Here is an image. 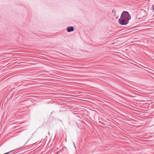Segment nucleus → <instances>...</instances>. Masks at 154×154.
Listing matches in <instances>:
<instances>
[{
  "instance_id": "obj_2",
  "label": "nucleus",
  "mask_w": 154,
  "mask_h": 154,
  "mask_svg": "<svg viewBox=\"0 0 154 154\" xmlns=\"http://www.w3.org/2000/svg\"><path fill=\"white\" fill-rule=\"evenodd\" d=\"M118 21L119 24L121 25H126L129 22V20L121 18V17L119 19Z\"/></svg>"
},
{
  "instance_id": "obj_6",
  "label": "nucleus",
  "mask_w": 154,
  "mask_h": 154,
  "mask_svg": "<svg viewBox=\"0 0 154 154\" xmlns=\"http://www.w3.org/2000/svg\"><path fill=\"white\" fill-rule=\"evenodd\" d=\"M73 144H74V147L75 148H76V147H75V143H73Z\"/></svg>"
},
{
  "instance_id": "obj_5",
  "label": "nucleus",
  "mask_w": 154,
  "mask_h": 154,
  "mask_svg": "<svg viewBox=\"0 0 154 154\" xmlns=\"http://www.w3.org/2000/svg\"><path fill=\"white\" fill-rule=\"evenodd\" d=\"M152 9L153 11H154V5H152Z\"/></svg>"
},
{
  "instance_id": "obj_3",
  "label": "nucleus",
  "mask_w": 154,
  "mask_h": 154,
  "mask_svg": "<svg viewBox=\"0 0 154 154\" xmlns=\"http://www.w3.org/2000/svg\"><path fill=\"white\" fill-rule=\"evenodd\" d=\"M74 29L72 26H68L67 28V31L68 32H72L74 31Z\"/></svg>"
},
{
  "instance_id": "obj_4",
  "label": "nucleus",
  "mask_w": 154,
  "mask_h": 154,
  "mask_svg": "<svg viewBox=\"0 0 154 154\" xmlns=\"http://www.w3.org/2000/svg\"><path fill=\"white\" fill-rule=\"evenodd\" d=\"M112 13H114V15H115V14L116 13V11L114 9L113 10H112Z\"/></svg>"
},
{
  "instance_id": "obj_1",
  "label": "nucleus",
  "mask_w": 154,
  "mask_h": 154,
  "mask_svg": "<svg viewBox=\"0 0 154 154\" xmlns=\"http://www.w3.org/2000/svg\"><path fill=\"white\" fill-rule=\"evenodd\" d=\"M120 17L128 20H130L131 19V16L129 14V12L125 11L122 12Z\"/></svg>"
}]
</instances>
